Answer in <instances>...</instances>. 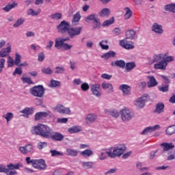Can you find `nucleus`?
I'll return each instance as SVG.
<instances>
[{"label": "nucleus", "mask_w": 175, "mask_h": 175, "mask_svg": "<svg viewBox=\"0 0 175 175\" xmlns=\"http://www.w3.org/2000/svg\"><path fill=\"white\" fill-rule=\"evenodd\" d=\"M31 132L32 135H38L44 139H50L53 129L44 124H38L36 126L31 127Z\"/></svg>", "instance_id": "1"}, {"label": "nucleus", "mask_w": 175, "mask_h": 175, "mask_svg": "<svg viewBox=\"0 0 175 175\" xmlns=\"http://www.w3.org/2000/svg\"><path fill=\"white\" fill-rule=\"evenodd\" d=\"M20 167H23V164L18 163L16 164L10 163L7 166L0 165V173H5L7 175H17V171Z\"/></svg>", "instance_id": "2"}, {"label": "nucleus", "mask_w": 175, "mask_h": 175, "mask_svg": "<svg viewBox=\"0 0 175 175\" xmlns=\"http://www.w3.org/2000/svg\"><path fill=\"white\" fill-rule=\"evenodd\" d=\"M111 158H117L124 154V152L126 151V146L124 144L118 145L115 147H110Z\"/></svg>", "instance_id": "3"}, {"label": "nucleus", "mask_w": 175, "mask_h": 175, "mask_svg": "<svg viewBox=\"0 0 175 175\" xmlns=\"http://www.w3.org/2000/svg\"><path fill=\"white\" fill-rule=\"evenodd\" d=\"M29 94L36 98H42L44 95V87L42 85H35L30 88Z\"/></svg>", "instance_id": "4"}, {"label": "nucleus", "mask_w": 175, "mask_h": 175, "mask_svg": "<svg viewBox=\"0 0 175 175\" xmlns=\"http://www.w3.org/2000/svg\"><path fill=\"white\" fill-rule=\"evenodd\" d=\"M149 99L148 94H144L134 101V106H135L136 109L140 110L146 106V102L148 101Z\"/></svg>", "instance_id": "5"}, {"label": "nucleus", "mask_w": 175, "mask_h": 175, "mask_svg": "<svg viewBox=\"0 0 175 175\" xmlns=\"http://www.w3.org/2000/svg\"><path fill=\"white\" fill-rule=\"evenodd\" d=\"M120 114L122 121L126 122L132 120L133 118V113L131 109L124 107L120 111Z\"/></svg>", "instance_id": "6"}, {"label": "nucleus", "mask_w": 175, "mask_h": 175, "mask_svg": "<svg viewBox=\"0 0 175 175\" xmlns=\"http://www.w3.org/2000/svg\"><path fill=\"white\" fill-rule=\"evenodd\" d=\"M98 157L100 161H105L107 158H111V150H110V148L100 150Z\"/></svg>", "instance_id": "7"}, {"label": "nucleus", "mask_w": 175, "mask_h": 175, "mask_svg": "<svg viewBox=\"0 0 175 175\" xmlns=\"http://www.w3.org/2000/svg\"><path fill=\"white\" fill-rule=\"evenodd\" d=\"M70 28V25L65 21H62L57 27L58 32H60L61 33H66V32H69Z\"/></svg>", "instance_id": "8"}, {"label": "nucleus", "mask_w": 175, "mask_h": 175, "mask_svg": "<svg viewBox=\"0 0 175 175\" xmlns=\"http://www.w3.org/2000/svg\"><path fill=\"white\" fill-rule=\"evenodd\" d=\"M18 149V151L21 152V154H23V155H27V154H29L30 152H32V151H33V145L31 144H27L24 146H19Z\"/></svg>", "instance_id": "9"}, {"label": "nucleus", "mask_w": 175, "mask_h": 175, "mask_svg": "<svg viewBox=\"0 0 175 175\" xmlns=\"http://www.w3.org/2000/svg\"><path fill=\"white\" fill-rule=\"evenodd\" d=\"M90 90L92 91L93 95L97 98H100L102 96V92H100V85L98 83L92 84L90 87Z\"/></svg>", "instance_id": "10"}, {"label": "nucleus", "mask_w": 175, "mask_h": 175, "mask_svg": "<svg viewBox=\"0 0 175 175\" xmlns=\"http://www.w3.org/2000/svg\"><path fill=\"white\" fill-rule=\"evenodd\" d=\"M159 129H161V126H159V124L148 126L142 131L141 134L144 135H150V133H152V132H155V131H159Z\"/></svg>", "instance_id": "11"}, {"label": "nucleus", "mask_w": 175, "mask_h": 175, "mask_svg": "<svg viewBox=\"0 0 175 175\" xmlns=\"http://www.w3.org/2000/svg\"><path fill=\"white\" fill-rule=\"evenodd\" d=\"M151 30L152 32H154L156 35H162L164 32L163 26L158 23H153Z\"/></svg>", "instance_id": "12"}, {"label": "nucleus", "mask_w": 175, "mask_h": 175, "mask_svg": "<svg viewBox=\"0 0 175 175\" xmlns=\"http://www.w3.org/2000/svg\"><path fill=\"white\" fill-rule=\"evenodd\" d=\"M46 161L43 159H35L33 167L38 170H44L46 169Z\"/></svg>", "instance_id": "13"}, {"label": "nucleus", "mask_w": 175, "mask_h": 175, "mask_svg": "<svg viewBox=\"0 0 175 175\" xmlns=\"http://www.w3.org/2000/svg\"><path fill=\"white\" fill-rule=\"evenodd\" d=\"M54 109L59 114H70V108L65 107L64 105L59 104L55 107Z\"/></svg>", "instance_id": "14"}, {"label": "nucleus", "mask_w": 175, "mask_h": 175, "mask_svg": "<svg viewBox=\"0 0 175 175\" xmlns=\"http://www.w3.org/2000/svg\"><path fill=\"white\" fill-rule=\"evenodd\" d=\"M6 47L0 51V58H5L12 53V44L7 43Z\"/></svg>", "instance_id": "15"}, {"label": "nucleus", "mask_w": 175, "mask_h": 175, "mask_svg": "<svg viewBox=\"0 0 175 175\" xmlns=\"http://www.w3.org/2000/svg\"><path fill=\"white\" fill-rule=\"evenodd\" d=\"M81 27H77L75 28H70L68 33L70 38H75V36L80 35V33H81Z\"/></svg>", "instance_id": "16"}, {"label": "nucleus", "mask_w": 175, "mask_h": 175, "mask_svg": "<svg viewBox=\"0 0 175 175\" xmlns=\"http://www.w3.org/2000/svg\"><path fill=\"white\" fill-rule=\"evenodd\" d=\"M69 40V38H58L55 40V47L58 50H61L64 44V42Z\"/></svg>", "instance_id": "17"}, {"label": "nucleus", "mask_w": 175, "mask_h": 175, "mask_svg": "<svg viewBox=\"0 0 175 175\" xmlns=\"http://www.w3.org/2000/svg\"><path fill=\"white\" fill-rule=\"evenodd\" d=\"M120 46L123 47V49H126V50H132L135 49V44H133V42L128 43L126 40H121L120 41Z\"/></svg>", "instance_id": "18"}, {"label": "nucleus", "mask_w": 175, "mask_h": 175, "mask_svg": "<svg viewBox=\"0 0 175 175\" xmlns=\"http://www.w3.org/2000/svg\"><path fill=\"white\" fill-rule=\"evenodd\" d=\"M119 90L121 91L124 96L131 95V86L126 84H122L119 86Z\"/></svg>", "instance_id": "19"}, {"label": "nucleus", "mask_w": 175, "mask_h": 175, "mask_svg": "<svg viewBox=\"0 0 175 175\" xmlns=\"http://www.w3.org/2000/svg\"><path fill=\"white\" fill-rule=\"evenodd\" d=\"M64 137H65L64 135H62L61 133L57 132H52L50 136V139L54 140L55 142H62L64 140Z\"/></svg>", "instance_id": "20"}, {"label": "nucleus", "mask_w": 175, "mask_h": 175, "mask_svg": "<svg viewBox=\"0 0 175 175\" xmlns=\"http://www.w3.org/2000/svg\"><path fill=\"white\" fill-rule=\"evenodd\" d=\"M167 66L166 62L161 61L154 64V69L156 70H165Z\"/></svg>", "instance_id": "21"}, {"label": "nucleus", "mask_w": 175, "mask_h": 175, "mask_svg": "<svg viewBox=\"0 0 175 175\" xmlns=\"http://www.w3.org/2000/svg\"><path fill=\"white\" fill-rule=\"evenodd\" d=\"M50 114H51V112H50V111H47L46 112H38L35 115V120L39 121V120H43V118H46V117H48V116H50Z\"/></svg>", "instance_id": "22"}, {"label": "nucleus", "mask_w": 175, "mask_h": 175, "mask_svg": "<svg viewBox=\"0 0 175 175\" xmlns=\"http://www.w3.org/2000/svg\"><path fill=\"white\" fill-rule=\"evenodd\" d=\"M96 118H98V116L95 113H89L85 118V123L88 125H90V124H92Z\"/></svg>", "instance_id": "23"}, {"label": "nucleus", "mask_w": 175, "mask_h": 175, "mask_svg": "<svg viewBox=\"0 0 175 175\" xmlns=\"http://www.w3.org/2000/svg\"><path fill=\"white\" fill-rule=\"evenodd\" d=\"M147 79H148V88H152V87H157L158 85V82L155 77L152 76H148Z\"/></svg>", "instance_id": "24"}, {"label": "nucleus", "mask_w": 175, "mask_h": 175, "mask_svg": "<svg viewBox=\"0 0 175 175\" xmlns=\"http://www.w3.org/2000/svg\"><path fill=\"white\" fill-rule=\"evenodd\" d=\"M165 57H166V53H157L153 55L154 63L161 62V61H163L165 59Z\"/></svg>", "instance_id": "25"}, {"label": "nucleus", "mask_w": 175, "mask_h": 175, "mask_svg": "<svg viewBox=\"0 0 175 175\" xmlns=\"http://www.w3.org/2000/svg\"><path fill=\"white\" fill-rule=\"evenodd\" d=\"M101 87L103 90H108L109 94L111 92H113V85L111 83H107V82H103L101 84Z\"/></svg>", "instance_id": "26"}, {"label": "nucleus", "mask_w": 175, "mask_h": 175, "mask_svg": "<svg viewBox=\"0 0 175 175\" xmlns=\"http://www.w3.org/2000/svg\"><path fill=\"white\" fill-rule=\"evenodd\" d=\"M124 20H129L131 17H132V14H133V12H132V10L128 7H126L124 8Z\"/></svg>", "instance_id": "27"}, {"label": "nucleus", "mask_w": 175, "mask_h": 175, "mask_svg": "<svg viewBox=\"0 0 175 175\" xmlns=\"http://www.w3.org/2000/svg\"><path fill=\"white\" fill-rule=\"evenodd\" d=\"M165 12H170V13H175V3H170L164 6Z\"/></svg>", "instance_id": "28"}, {"label": "nucleus", "mask_w": 175, "mask_h": 175, "mask_svg": "<svg viewBox=\"0 0 175 175\" xmlns=\"http://www.w3.org/2000/svg\"><path fill=\"white\" fill-rule=\"evenodd\" d=\"M66 154L69 157H77L79 155V150L68 148L66 149Z\"/></svg>", "instance_id": "29"}, {"label": "nucleus", "mask_w": 175, "mask_h": 175, "mask_svg": "<svg viewBox=\"0 0 175 175\" xmlns=\"http://www.w3.org/2000/svg\"><path fill=\"white\" fill-rule=\"evenodd\" d=\"M83 131V129L81 128V126H73L72 127H70L68 129V132H69V133H78V132H80Z\"/></svg>", "instance_id": "30"}, {"label": "nucleus", "mask_w": 175, "mask_h": 175, "mask_svg": "<svg viewBox=\"0 0 175 175\" xmlns=\"http://www.w3.org/2000/svg\"><path fill=\"white\" fill-rule=\"evenodd\" d=\"M81 155L84 158H90L94 154V151L91 149H86L82 152H81Z\"/></svg>", "instance_id": "31"}, {"label": "nucleus", "mask_w": 175, "mask_h": 175, "mask_svg": "<svg viewBox=\"0 0 175 175\" xmlns=\"http://www.w3.org/2000/svg\"><path fill=\"white\" fill-rule=\"evenodd\" d=\"M3 118H5L7 124H9V122L14 118V115L12 112H7L5 114L3 115Z\"/></svg>", "instance_id": "32"}, {"label": "nucleus", "mask_w": 175, "mask_h": 175, "mask_svg": "<svg viewBox=\"0 0 175 175\" xmlns=\"http://www.w3.org/2000/svg\"><path fill=\"white\" fill-rule=\"evenodd\" d=\"M94 162L93 161H82L81 166L83 169H92L94 167Z\"/></svg>", "instance_id": "33"}, {"label": "nucleus", "mask_w": 175, "mask_h": 175, "mask_svg": "<svg viewBox=\"0 0 175 175\" xmlns=\"http://www.w3.org/2000/svg\"><path fill=\"white\" fill-rule=\"evenodd\" d=\"M27 14L28 16H31V17H35V16H39L40 14V9H38L37 10H33V9L29 8Z\"/></svg>", "instance_id": "34"}, {"label": "nucleus", "mask_w": 175, "mask_h": 175, "mask_svg": "<svg viewBox=\"0 0 175 175\" xmlns=\"http://www.w3.org/2000/svg\"><path fill=\"white\" fill-rule=\"evenodd\" d=\"M111 66H118L119 68H125V62L124 60H116L112 62Z\"/></svg>", "instance_id": "35"}, {"label": "nucleus", "mask_w": 175, "mask_h": 175, "mask_svg": "<svg viewBox=\"0 0 175 175\" xmlns=\"http://www.w3.org/2000/svg\"><path fill=\"white\" fill-rule=\"evenodd\" d=\"M126 39H136V31L134 30H128L126 31Z\"/></svg>", "instance_id": "36"}, {"label": "nucleus", "mask_w": 175, "mask_h": 175, "mask_svg": "<svg viewBox=\"0 0 175 175\" xmlns=\"http://www.w3.org/2000/svg\"><path fill=\"white\" fill-rule=\"evenodd\" d=\"M161 146L163 147V151H169V150L174 148L173 143H163Z\"/></svg>", "instance_id": "37"}, {"label": "nucleus", "mask_w": 175, "mask_h": 175, "mask_svg": "<svg viewBox=\"0 0 175 175\" xmlns=\"http://www.w3.org/2000/svg\"><path fill=\"white\" fill-rule=\"evenodd\" d=\"M165 109V105L162 103H159L157 105L156 109L154 110V113L157 114H161V113H163V109Z\"/></svg>", "instance_id": "38"}, {"label": "nucleus", "mask_w": 175, "mask_h": 175, "mask_svg": "<svg viewBox=\"0 0 175 175\" xmlns=\"http://www.w3.org/2000/svg\"><path fill=\"white\" fill-rule=\"evenodd\" d=\"M114 57H116V52L113 51H110L108 53L101 55V58L103 59H109V58H113Z\"/></svg>", "instance_id": "39"}, {"label": "nucleus", "mask_w": 175, "mask_h": 175, "mask_svg": "<svg viewBox=\"0 0 175 175\" xmlns=\"http://www.w3.org/2000/svg\"><path fill=\"white\" fill-rule=\"evenodd\" d=\"M100 17H109L110 16V9L103 8L99 12Z\"/></svg>", "instance_id": "40"}, {"label": "nucleus", "mask_w": 175, "mask_h": 175, "mask_svg": "<svg viewBox=\"0 0 175 175\" xmlns=\"http://www.w3.org/2000/svg\"><path fill=\"white\" fill-rule=\"evenodd\" d=\"M21 113L25 114L26 117H28L30 114H33V107H27L21 111Z\"/></svg>", "instance_id": "41"}, {"label": "nucleus", "mask_w": 175, "mask_h": 175, "mask_svg": "<svg viewBox=\"0 0 175 175\" xmlns=\"http://www.w3.org/2000/svg\"><path fill=\"white\" fill-rule=\"evenodd\" d=\"M25 23V18L21 17L16 20V21L14 23V28H18V27L23 25Z\"/></svg>", "instance_id": "42"}, {"label": "nucleus", "mask_w": 175, "mask_h": 175, "mask_svg": "<svg viewBox=\"0 0 175 175\" xmlns=\"http://www.w3.org/2000/svg\"><path fill=\"white\" fill-rule=\"evenodd\" d=\"M165 133L168 136H172V135H174L175 125H172V126H168L165 130Z\"/></svg>", "instance_id": "43"}, {"label": "nucleus", "mask_w": 175, "mask_h": 175, "mask_svg": "<svg viewBox=\"0 0 175 175\" xmlns=\"http://www.w3.org/2000/svg\"><path fill=\"white\" fill-rule=\"evenodd\" d=\"M106 113L115 118H118V117H120V113L116 109L108 110L106 111Z\"/></svg>", "instance_id": "44"}, {"label": "nucleus", "mask_w": 175, "mask_h": 175, "mask_svg": "<svg viewBox=\"0 0 175 175\" xmlns=\"http://www.w3.org/2000/svg\"><path fill=\"white\" fill-rule=\"evenodd\" d=\"M80 18H81V16L80 15V13L77 12L74 15L72 24L74 25H77V24H79V21H80Z\"/></svg>", "instance_id": "45"}, {"label": "nucleus", "mask_w": 175, "mask_h": 175, "mask_svg": "<svg viewBox=\"0 0 175 175\" xmlns=\"http://www.w3.org/2000/svg\"><path fill=\"white\" fill-rule=\"evenodd\" d=\"M107 40H103L99 42V46L101 47L102 50H107L109 49V45H107Z\"/></svg>", "instance_id": "46"}, {"label": "nucleus", "mask_w": 175, "mask_h": 175, "mask_svg": "<svg viewBox=\"0 0 175 175\" xmlns=\"http://www.w3.org/2000/svg\"><path fill=\"white\" fill-rule=\"evenodd\" d=\"M16 6H17V3L8 4L3 8V10H4L5 12H10V10H12V9H14Z\"/></svg>", "instance_id": "47"}, {"label": "nucleus", "mask_w": 175, "mask_h": 175, "mask_svg": "<svg viewBox=\"0 0 175 175\" xmlns=\"http://www.w3.org/2000/svg\"><path fill=\"white\" fill-rule=\"evenodd\" d=\"M114 23V17H111V18L105 21L102 25L103 27H109V25H111V24Z\"/></svg>", "instance_id": "48"}, {"label": "nucleus", "mask_w": 175, "mask_h": 175, "mask_svg": "<svg viewBox=\"0 0 175 175\" xmlns=\"http://www.w3.org/2000/svg\"><path fill=\"white\" fill-rule=\"evenodd\" d=\"M65 72V67L64 66H57L55 68V73L57 75H62Z\"/></svg>", "instance_id": "49"}, {"label": "nucleus", "mask_w": 175, "mask_h": 175, "mask_svg": "<svg viewBox=\"0 0 175 175\" xmlns=\"http://www.w3.org/2000/svg\"><path fill=\"white\" fill-rule=\"evenodd\" d=\"M15 65L16 66H20V64L21 62V55H20L18 53H15Z\"/></svg>", "instance_id": "50"}, {"label": "nucleus", "mask_w": 175, "mask_h": 175, "mask_svg": "<svg viewBox=\"0 0 175 175\" xmlns=\"http://www.w3.org/2000/svg\"><path fill=\"white\" fill-rule=\"evenodd\" d=\"M96 16L94 14L89 15L85 19L86 23H90V21H93V23L97 19Z\"/></svg>", "instance_id": "51"}, {"label": "nucleus", "mask_w": 175, "mask_h": 175, "mask_svg": "<svg viewBox=\"0 0 175 175\" xmlns=\"http://www.w3.org/2000/svg\"><path fill=\"white\" fill-rule=\"evenodd\" d=\"M135 68H136V64L134 62H129L126 64V69L128 72L135 69Z\"/></svg>", "instance_id": "52"}, {"label": "nucleus", "mask_w": 175, "mask_h": 175, "mask_svg": "<svg viewBox=\"0 0 175 175\" xmlns=\"http://www.w3.org/2000/svg\"><path fill=\"white\" fill-rule=\"evenodd\" d=\"M81 90L83 91V92L88 91V90H90V85L88 84V83L85 82L81 83Z\"/></svg>", "instance_id": "53"}, {"label": "nucleus", "mask_w": 175, "mask_h": 175, "mask_svg": "<svg viewBox=\"0 0 175 175\" xmlns=\"http://www.w3.org/2000/svg\"><path fill=\"white\" fill-rule=\"evenodd\" d=\"M163 61H164L165 64H167V62H173V61H174V57L167 56V53H165V57L163 59Z\"/></svg>", "instance_id": "54"}, {"label": "nucleus", "mask_w": 175, "mask_h": 175, "mask_svg": "<svg viewBox=\"0 0 175 175\" xmlns=\"http://www.w3.org/2000/svg\"><path fill=\"white\" fill-rule=\"evenodd\" d=\"M8 65L9 68H13L16 65V62L10 56L8 57Z\"/></svg>", "instance_id": "55"}, {"label": "nucleus", "mask_w": 175, "mask_h": 175, "mask_svg": "<svg viewBox=\"0 0 175 175\" xmlns=\"http://www.w3.org/2000/svg\"><path fill=\"white\" fill-rule=\"evenodd\" d=\"M42 72L44 75H53V70L50 67L43 68Z\"/></svg>", "instance_id": "56"}, {"label": "nucleus", "mask_w": 175, "mask_h": 175, "mask_svg": "<svg viewBox=\"0 0 175 175\" xmlns=\"http://www.w3.org/2000/svg\"><path fill=\"white\" fill-rule=\"evenodd\" d=\"M51 157H62L64 153L58 152L57 150H51Z\"/></svg>", "instance_id": "57"}, {"label": "nucleus", "mask_w": 175, "mask_h": 175, "mask_svg": "<svg viewBox=\"0 0 175 175\" xmlns=\"http://www.w3.org/2000/svg\"><path fill=\"white\" fill-rule=\"evenodd\" d=\"M5 64H6V59L4 58L0 59V73L3 70V68H5Z\"/></svg>", "instance_id": "58"}, {"label": "nucleus", "mask_w": 175, "mask_h": 175, "mask_svg": "<svg viewBox=\"0 0 175 175\" xmlns=\"http://www.w3.org/2000/svg\"><path fill=\"white\" fill-rule=\"evenodd\" d=\"M53 20H61L62 18V14L61 13H55L51 15Z\"/></svg>", "instance_id": "59"}, {"label": "nucleus", "mask_w": 175, "mask_h": 175, "mask_svg": "<svg viewBox=\"0 0 175 175\" xmlns=\"http://www.w3.org/2000/svg\"><path fill=\"white\" fill-rule=\"evenodd\" d=\"M82 83H83V81H81V79L80 78L75 79L72 81V84L75 87L77 86V85H81V84H82Z\"/></svg>", "instance_id": "60"}, {"label": "nucleus", "mask_w": 175, "mask_h": 175, "mask_svg": "<svg viewBox=\"0 0 175 175\" xmlns=\"http://www.w3.org/2000/svg\"><path fill=\"white\" fill-rule=\"evenodd\" d=\"M100 77L105 80H111V77H113V75H109L107 73H103L101 75Z\"/></svg>", "instance_id": "61"}, {"label": "nucleus", "mask_w": 175, "mask_h": 175, "mask_svg": "<svg viewBox=\"0 0 175 175\" xmlns=\"http://www.w3.org/2000/svg\"><path fill=\"white\" fill-rule=\"evenodd\" d=\"M21 80L22 81H23V83H27V84H33V82L32 81V80H31V78L23 77L21 78Z\"/></svg>", "instance_id": "62"}, {"label": "nucleus", "mask_w": 175, "mask_h": 175, "mask_svg": "<svg viewBox=\"0 0 175 175\" xmlns=\"http://www.w3.org/2000/svg\"><path fill=\"white\" fill-rule=\"evenodd\" d=\"M60 83L58 81H55V80H51V84H50V87H59V85H60Z\"/></svg>", "instance_id": "63"}, {"label": "nucleus", "mask_w": 175, "mask_h": 175, "mask_svg": "<svg viewBox=\"0 0 175 175\" xmlns=\"http://www.w3.org/2000/svg\"><path fill=\"white\" fill-rule=\"evenodd\" d=\"M47 147V143L46 142H39L38 144V148L39 150H42V148H46Z\"/></svg>", "instance_id": "64"}]
</instances>
